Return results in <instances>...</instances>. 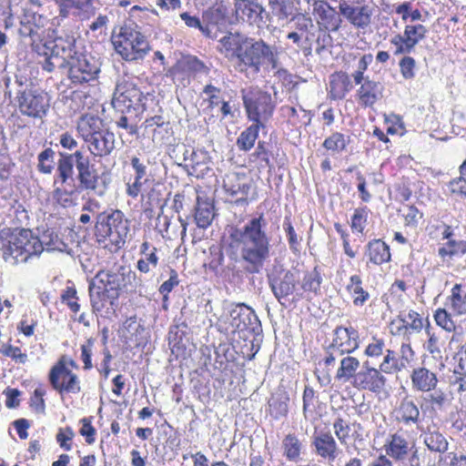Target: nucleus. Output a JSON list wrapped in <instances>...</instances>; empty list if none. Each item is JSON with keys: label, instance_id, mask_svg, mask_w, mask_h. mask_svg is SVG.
Wrapping results in <instances>:
<instances>
[{"label": "nucleus", "instance_id": "obj_1", "mask_svg": "<svg viewBox=\"0 0 466 466\" xmlns=\"http://www.w3.org/2000/svg\"><path fill=\"white\" fill-rule=\"evenodd\" d=\"M44 18L34 14L20 21L18 34L21 37H29L32 51L44 56L41 63L43 70L52 73L56 69L66 71L68 78L75 85H81L95 80L100 72V63L88 54L76 50V37L73 35L52 36L45 29Z\"/></svg>", "mask_w": 466, "mask_h": 466}, {"label": "nucleus", "instance_id": "obj_2", "mask_svg": "<svg viewBox=\"0 0 466 466\" xmlns=\"http://www.w3.org/2000/svg\"><path fill=\"white\" fill-rule=\"evenodd\" d=\"M74 167L77 172L76 180L80 189L94 191L102 197L107 186L106 180L103 179L104 173L99 176L96 168L90 162L89 156L86 155L82 149H77L70 154L59 152L54 184L60 183L75 187Z\"/></svg>", "mask_w": 466, "mask_h": 466}, {"label": "nucleus", "instance_id": "obj_3", "mask_svg": "<svg viewBox=\"0 0 466 466\" xmlns=\"http://www.w3.org/2000/svg\"><path fill=\"white\" fill-rule=\"evenodd\" d=\"M267 226L264 215L260 214L248 220L243 228H235L230 235L242 258L252 265V271H258L269 254V238L265 232Z\"/></svg>", "mask_w": 466, "mask_h": 466}, {"label": "nucleus", "instance_id": "obj_4", "mask_svg": "<svg viewBox=\"0 0 466 466\" xmlns=\"http://www.w3.org/2000/svg\"><path fill=\"white\" fill-rule=\"evenodd\" d=\"M229 57H235L236 69L238 72L258 75L262 66L278 68L279 52L276 46L266 43L263 39H255L241 34Z\"/></svg>", "mask_w": 466, "mask_h": 466}, {"label": "nucleus", "instance_id": "obj_5", "mask_svg": "<svg viewBox=\"0 0 466 466\" xmlns=\"http://www.w3.org/2000/svg\"><path fill=\"white\" fill-rule=\"evenodd\" d=\"M0 249L3 251L5 261L16 265L39 256L44 250V246L30 229L8 228L0 231Z\"/></svg>", "mask_w": 466, "mask_h": 466}, {"label": "nucleus", "instance_id": "obj_6", "mask_svg": "<svg viewBox=\"0 0 466 466\" xmlns=\"http://www.w3.org/2000/svg\"><path fill=\"white\" fill-rule=\"evenodd\" d=\"M128 232L129 221L122 211L116 209L96 215L95 236L99 244L106 246L108 241L116 249H119L125 245Z\"/></svg>", "mask_w": 466, "mask_h": 466}, {"label": "nucleus", "instance_id": "obj_7", "mask_svg": "<svg viewBox=\"0 0 466 466\" xmlns=\"http://www.w3.org/2000/svg\"><path fill=\"white\" fill-rule=\"evenodd\" d=\"M226 13L227 8L223 5L209 8L206 12V36L217 40L216 48L228 56L241 33H232L228 30L229 24Z\"/></svg>", "mask_w": 466, "mask_h": 466}, {"label": "nucleus", "instance_id": "obj_8", "mask_svg": "<svg viewBox=\"0 0 466 466\" xmlns=\"http://www.w3.org/2000/svg\"><path fill=\"white\" fill-rule=\"evenodd\" d=\"M93 280L108 289L111 299H118L121 290L128 287L136 289L137 284L136 272L129 266L117 264L107 270H99Z\"/></svg>", "mask_w": 466, "mask_h": 466}, {"label": "nucleus", "instance_id": "obj_9", "mask_svg": "<svg viewBox=\"0 0 466 466\" xmlns=\"http://www.w3.org/2000/svg\"><path fill=\"white\" fill-rule=\"evenodd\" d=\"M241 97L249 120L265 125L271 117L275 105L271 95L258 87L241 90Z\"/></svg>", "mask_w": 466, "mask_h": 466}, {"label": "nucleus", "instance_id": "obj_10", "mask_svg": "<svg viewBox=\"0 0 466 466\" xmlns=\"http://www.w3.org/2000/svg\"><path fill=\"white\" fill-rule=\"evenodd\" d=\"M113 45L116 53L127 61L143 59L149 51V45L145 35L130 28H122L113 41Z\"/></svg>", "mask_w": 466, "mask_h": 466}, {"label": "nucleus", "instance_id": "obj_11", "mask_svg": "<svg viewBox=\"0 0 466 466\" xmlns=\"http://www.w3.org/2000/svg\"><path fill=\"white\" fill-rule=\"evenodd\" d=\"M268 285L278 301L285 305L287 301H296L295 291L299 284V276L289 269H275L268 276Z\"/></svg>", "mask_w": 466, "mask_h": 466}, {"label": "nucleus", "instance_id": "obj_12", "mask_svg": "<svg viewBox=\"0 0 466 466\" xmlns=\"http://www.w3.org/2000/svg\"><path fill=\"white\" fill-rule=\"evenodd\" d=\"M18 107L22 115L34 118H43L50 106L47 93L38 89L25 88L17 92Z\"/></svg>", "mask_w": 466, "mask_h": 466}, {"label": "nucleus", "instance_id": "obj_13", "mask_svg": "<svg viewBox=\"0 0 466 466\" xmlns=\"http://www.w3.org/2000/svg\"><path fill=\"white\" fill-rule=\"evenodd\" d=\"M229 317L233 331L243 333V336L258 335L262 331L261 323L257 314L245 304L234 306L230 309Z\"/></svg>", "mask_w": 466, "mask_h": 466}, {"label": "nucleus", "instance_id": "obj_14", "mask_svg": "<svg viewBox=\"0 0 466 466\" xmlns=\"http://www.w3.org/2000/svg\"><path fill=\"white\" fill-rule=\"evenodd\" d=\"M382 373L380 368L371 367L370 362L366 360L358 371L356 379L351 380V385L360 390L380 393L383 390L387 382V379Z\"/></svg>", "mask_w": 466, "mask_h": 466}, {"label": "nucleus", "instance_id": "obj_15", "mask_svg": "<svg viewBox=\"0 0 466 466\" xmlns=\"http://www.w3.org/2000/svg\"><path fill=\"white\" fill-rule=\"evenodd\" d=\"M339 13L350 25L358 29H365L371 22V7L360 2L340 0L339 4Z\"/></svg>", "mask_w": 466, "mask_h": 466}, {"label": "nucleus", "instance_id": "obj_16", "mask_svg": "<svg viewBox=\"0 0 466 466\" xmlns=\"http://www.w3.org/2000/svg\"><path fill=\"white\" fill-rule=\"evenodd\" d=\"M144 100L146 96L143 92L134 84L127 82L116 86L112 105L116 109L123 111V107H144Z\"/></svg>", "mask_w": 466, "mask_h": 466}, {"label": "nucleus", "instance_id": "obj_17", "mask_svg": "<svg viewBox=\"0 0 466 466\" xmlns=\"http://www.w3.org/2000/svg\"><path fill=\"white\" fill-rule=\"evenodd\" d=\"M49 380L53 388L60 393L63 391L78 393L81 390L77 376L68 370L62 361L51 369Z\"/></svg>", "mask_w": 466, "mask_h": 466}, {"label": "nucleus", "instance_id": "obj_18", "mask_svg": "<svg viewBox=\"0 0 466 466\" xmlns=\"http://www.w3.org/2000/svg\"><path fill=\"white\" fill-rule=\"evenodd\" d=\"M265 8L257 0H236L235 15L237 20L260 27L265 23Z\"/></svg>", "mask_w": 466, "mask_h": 466}, {"label": "nucleus", "instance_id": "obj_19", "mask_svg": "<svg viewBox=\"0 0 466 466\" xmlns=\"http://www.w3.org/2000/svg\"><path fill=\"white\" fill-rule=\"evenodd\" d=\"M107 289L92 280L88 286L90 303L95 313L111 314L115 311L118 299H111Z\"/></svg>", "mask_w": 466, "mask_h": 466}, {"label": "nucleus", "instance_id": "obj_20", "mask_svg": "<svg viewBox=\"0 0 466 466\" xmlns=\"http://www.w3.org/2000/svg\"><path fill=\"white\" fill-rule=\"evenodd\" d=\"M311 446L316 455L329 463L333 462L342 452L330 432L320 431L314 435Z\"/></svg>", "mask_w": 466, "mask_h": 466}, {"label": "nucleus", "instance_id": "obj_21", "mask_svg": "<svg viewBox=\"0 0 466 466\" xmlns=\"http://www.w3.org/2000/svg\"><path fill=\"white\" fill-rule=\"evenodd\" d=\"M330 344L339 352L350 354L359 348V332L352 327L339 326L333 331Z\"/></svg>", "mask_w": 466, "mask_h": 466}, {"label": "nucleus", "instance_id": "obj_22", "mask_svg": "<svg viewBox=\"0 0 466 466\" xmlns=\"http://www.w3.org/2000/svg\"><path fill=\"white\" fill-rule=\"evenodd\" d=\"M384 86L379 81L371 80L369 76L357 90V97L360 106L372 107L383 96Z\"/></svg>", "mask_w": 466, "mask_h": 466}, {"label": "nucleus", "instance_id": "obj_23", "mask_svg": "<svg viewBox=\"0 0 466 466\" xmlns=\"http://www.w3.org/2000/svg\"><path fill=\"white\" fill-rule=\"evenodd\" d=\"M394 416L398 422L405 426L418 425L421 421L420 409L410 398H403L394 410Z\"/></svg>", "mask_w": 466, "mask_h": 466}, {"label": "nucleus", "instance_id": "obj_24", "mask_svg": "<svg viewBox=\"0 0 466 466\" xmlns=\"http://www.w3.org/2000/svg\"><path fill=\"white\" fill-rule=\"evenodd\" d=\"M115 144V134L108 129L100 128L88 145V149L95 157H105L114 151Z\"/></svg>", "mask_w": 466, "mask_h": 466}, {"label": "nucleus", "instance_id": "obj_25", "mask_svg": "<svg viewBox=\"0 0 466 466\" xmlns=\"http://www.w3.org/2000/svg\"><path fill=\"white\" fill-rule=\"evenodd\" d=\"M410 380L412 388L422 392L435 390L438 383L436 374L423 367L414 369Z\"/></svg>", "mask_w": 466, "mask_h": 466}, {"label": "nucleus", "instance_id": "obj_26", "mask_svg": "<svg viewBox=\"0 0 466 466\" xmlns=\"http://www.w3.org/2000/svg\"><path fill=\"white\" fill-rule=\"evenodd\" d=\"M367 255L370 261L375 265H381L390 260V247L380 239H373L368 243Z\"/></svg>", "mask_w": 466, "mask_h": 466}, {"label": "nucleus", "instance_id": "obj_27", "mask_svg": "<svg viewBox=\"0 0 466 466\" xmlns=\"http://www.w3.org/2000/svg\"><path fill=\"white\" fill-rule=\"evenodd\" d=\"M410 451L409 441L400 434L394 433L386 445V452L395 460L402 461L407 458Z\"/></svg>", "mask_w": 466, "mask_h": 466}, {"label": "nucleus", "instance_id": "obj_28", "mask_svg": "<svg viewBox=\"0 0 466 466\" xmlns=\"http://www.w3.org/2000/svg\"><path fill=\"white\" fill-rule=\"evenodd\" d=\"M359 367L360 360L357 358L349 355L343 357L340 360V366L337 370L335 379L342 382H351L358 375L357 370Z\"/></svg>", "mask_w": 466, "mask_h": 466}, {"label": "nucleus", "instance_id": "obj_29", "mask_svg": "<svg viewBox=\"0 0 466 466\" xmlns=\"http://www.w3.org/2000/svg\"><path fill=\"white\" fill-rule=\"evenodd\" d=\"M330 96L333 99H342L352 89L353 86L346 73H339L332 76L329 83Z\"/></svg>", "mask_w": 466, "mask_h": 466}, {"label": "nucleus", "instance_id": "obj_30", "mask_svg": "<svg viewBox=\"0 0 466 466\" xmlns=\"http://www.w3.org/2000/svg\"><path fill=\"white\" fill-rule=\"evenodd\" d=\"M101 120L98 117L85 116L77 124V132L84 139V141L89 145L94 136L100 129Z\"/></svg>", "mask_w": 466, "mask_h": 466}, {"label": "nucleus", "instance_id": "obj_31", "mask_svg": "<svg viewBox=\"0 0 466 466\" xmlns=\"http://www.w3.org/2000/svg\"><path fill=\"white\" fill-rule=\"evenodd\" d=\"M282 448L287 460L298 462L301 460L300 455L304 448L302 442L295 434H288L282 441Z\"/></svg>", "mask_w": 466, "mask_h": 466}, {"label": "nucleus", "instance_id": "obj_32", "mask_svg": "<svg viewBox=\"0 0 466 466\" xmlns=\"http://www.w3.org/2000/svg\"><path fill=\"white\" fill-rule=\"evenodd\" d=\"M312 6L315 13L319 15V16L322 20H330L331 23V31L336 32L339 29L341 19L335 18V10L331 7L326 1L324 0H311Z\"/></svg>", "mask_w": 466, "mask_h": 466}, {"label": "nucleus", "instance_id": "obj_33", "mask_svg": "<svg viewBox=\"0 0 466 466\" xmlns=\"http://www.w3.org/2000/svg\"><path fill=\"white\" fill-rule=\"evenodd\" d=\"M264 127L265 125L254 122L250 127L246 128L237 139V145L239 149L245 151L251 149L258 138L259 129Z\"/></svg>", "mask_w": 466, "mask_h": 466}, {"label": "nucleus", "instance_id": "obj_34", "mask_svg": "<svg viewBox=\"0 0 466 466\" xmlns=\"http://www.w3.org/2000/svg\"><path fill=\"white\" fill-rule=\"evenodd\" d=\"M423 443L431 451L444 453L448 450L446 438L439 431H428L421 435Z\"/></svg>", "mask_w": 466, "mask_h": 466}, {"label": "nucleus", "instance_id": "obj_35", "mask_svg": "<svg viewBox=\"0 0 466 466\" xmlns=\"http://www.w3.org/2000/svg\"><path fill=\"white\" fill-rule=\"evenodd\" d=\"M168 347L177 358L186 350L185 333L177 326L171 327L167 336Z\"/></svg>", "mask_w": 466, "mask_h": 466}, {"label": "nucleus", "instance_id": "obj_36", "mask_svg": "<svg viewBox=\"0 0 466 466\" xmlns=\"http://www.w3.org/2000/svg\"><path fill=\"white\" fill-rule=\"evenodd\" d=\"M362 281L360 276L353 275L350 279L347 289L354 297L353 303L356 306H362L369 299L370 294L361 287Z\"/></svg>", "mask_w": 466, "mask_h": 466}, {"label": "nucleus", "instance_id": "obj_37", "mask_svg": "<svg viewBox=\"0 0 466 466\" xmlns=\"http://www.w3.org/2000/svg\"><path fill=\"white\" fill-rule=\"evenodd\" d=\"M379 368L383 373L388 374L398 373L406 369L400 359L397 358L396 352L391 350H386V354Z\"/></svg>", "mask_w": 466, "mask_h": 466}, {"label": "nucleus", "instance_id": "obj_38", "mask_svg": "<svg viewBox=\"0 0 466 466\" xmlns=\"http://www.w3.org/2000/svg\"><path fill=\"white\" fill-rule=\"evenodd\" d=\"M402 325L398 328L399 334L407 335L408 330L410 329L415 332H420L423 328V320L420 314L414 310H410L404 319H400Z\"/></svg>", "mask_w": 466, "mask_h": 466}, {"label": "nucleus", "instance_id": "obj_39", "mask_svg": "<svg viewBox=\"0 0 466 466\" xmlns=\"http://www.w3.org/2000/svg\"><path fill=\"white\" fill-rule=\"evenodd\" d=\"M451 309L457 315L466 314V292L462 290L461 284H455L451 295Z\"/></svg>", "mask_w": 466, "mask_h": 466}, {"label": "nucleus", "instance_id": "obj_40", "mask_svg": "<svg viewBox=\"0 0 466 466\" xmlns=\"http://www.w3.org/2000/svg\"><path fill=\"white\" fill-rule=\"evenodd\" d=\"M55 151L51 147H47L40 152L37 156V169L42 174H51L55 165Z\"/></svg>", "mask_w": 466, "mask_h": 466}, {"label": "nucleus", "instance_id": "obj_41", "mask_svg": "<svg viewBox=\"0 0 466 466\" xmlns=\"http://www.w3.org/2000/svg\"><path fill=\"white\" fill-rule=\"evenodd\" d=\"M268 5L279 20H285L292 15L293 5L290 0H268Z\"/></svg>", "mask_w": 466, "mask_h": 466}, {"label": "nucleus", "instance_id": "obj_42", "mask_svg": "<svg viewBox=\"0 0 466 466\" xmlns=\"http://www.w3.org/2000/svg\"><path fill=\"white\" fill-rule=\"evenodd\" d=\"M289 399L287 395H280L278 397H273L268 404L270 408L271 415L275 419H279L285 417L289 411Z\"/></svg>", "mask_w": 466, "mask_h": 466}, {"label": "nucleus", "instance_id": "obj_43", "mask_svg": "<svg viewBox=\"0 0 466 466\" xmlns=\"http://www.w3.org/2000/svg\"><path fill=\"white\" fill-rule=\"evenodd\" d=\"M322 283V278L317 268L311 272L307 273L302 280L301 288L305 291H311L315 294H318L320 290V286Z\"/></svg>", "mask_w": 466, "mask_h": 466}, {"label": "nucleus", "instance_id": "obj_44", "mask_svg": "<svg viewBox=\"0 0 466 466\" xmlns=\"http://www.w3.org/2000/svg\"><path fill=\"white\" fill-rule=\"evenodd\" d=\"M428 33L427 28L420 24L410 25H408L405 26L403 34L408 40V43L413 44L416 46L420 41L426 37Z\"/></svg>", "mask_w": 466, "mask_h": 466}, {"label": "nucleus", "instance_id": "obj_45", "mask_svg": "<svg viewBox=\"0 0 466 466\" xmlns=\"http://www.w3.org/2000/svg\"><path fill=\"white\" fill-rule=\"evenodd\" d=\"M322 146L327 150L332 152H340L345 150L347 147V141L343 134L335 132L324 140Z\"/></svg>", "mask_w": 466, "mask_h": 466}, {"label": "nucleus", "instance_id": "obj_46", "mask_svg": "<svg viewBox=\"0 0 466 466\" xmlns=\"http://www.w3.org/2000/svg\"><path fill=\"white\" fill-rule=\"evenodd\" d=\"M466 253V241L449 240L444 247L439 248V255L442 258L453 257L458 254Z\"/></svg>", "mask_w": 466, "mask_h": 466}, {"label": "nucleus", "instance_id": "obj_47", "mask_svg": "<svg viewBox=\"0 0 466 466\" xmlns=\"http://www.w3.org/2000/svg\"><path fill=\"white\" fill-rule=\"evenodd\" d=\"M434 319L438 326L441 327L446 331H452L455 329V323L452 320L451 314L444 309H438L435 311Z\"/></svg>", "mask_w": 466, "mask_h": 466}, {"label": "nucleus", "instance_id": "obj_48", "mask_svg": "<svg viewBox=\"0 0 466 466\" xmlns=\"http://www.w3.org/2000/svg\"><path fill=\"white\" fill-rule=\"evenodd\" d=\"M367 217L366 208H356L351 218L350 227L352 230L362 233L366 226Z\"/></svg>", "mask_w": 466, "mask_h": 466}, {"label": "nucleus", "instance_id": "obj_49", "mask_svg": "<svg viewBox=\"0 0 466 466\" xmlns=\"http://www.w3.org/2000/svg\"><path fill=\"white\" fill-rule=\"evenodd\" d=\"M333 430L340 444H346L350 431V425L339 417L333 422Z\"/></svg>", "mask_w": 466, "mask_h": 466}, {"label": "nucleus", "instance_id": "obj_50", "mask_svg": "<svg viewBox=\"0 0 466 466\" xmlns=\"http://www.w3.org/2000/svg\"><path fill=\"white\" fill-rule=\"evenodd\" d=\"M156 251H157V248H152V250L148 254H146L145 257L143 256V258L137 261V268L141 272L147 273L151 269L150 266H152L153 268L157 267V262H158V258L156 255Z\"/></svg>", "mask_w": 466, "mask_h": 466}, {"label": "nucleus", "instance_id": "obj_51", "mask_svg": "<svg viewBox=\"0 0 466 466\" xmlns=\"http://www.w3.org/2000/svg\"><path fill=\"white\" fill-rule=\"evenodd\" d=\"M0 353L4 356L10 357L17 363L25 364L27 361V355L23 353L18 347L5 345L0 349Z\"/></svg>", "mask_w": 466, "mask_h": 466}, {"label": "nucleus", "instance_id": "obj_52", "mask_svg": "<svg viewBox=\"0 0 466 466\" xmlns=\"http://www.w3.org/2000/svg\"><path fill=\"white\" fill-rule=\"evenodd\" d=\"M206 96H208V106L212 110L216 108L218 109L220 106V105L224 102L220 89L211 85H206Z\"/></svg>", "mask_w": 466, "mask_h": 466}, {"label": "nucleus", "instance_id": "obj_53", "mask_svg": "<svg viewBox=\"0 0 466 466\" xmlns=\"http://www.w3.org/2000/svg\"><path fill=\"white\" fill-rule=\"evenodd\" d=\"M404 37V34H398L391 38L390 43L396 46L395 55L410 54L415 47L413 44L408 43V40Z\"/></svg>", "mask_w": 466, "mask_h": 466}, {"label": "nucleus", "instance_id": "obj_54", "mask_svg": "<svg viewBox=\"0 0 466 466\" xmlns=\"http://www.w3.org/2000/svg\"><path fill=\"white\" fill-rule=\"evenodd\" d=\"M73 299H76V290L73 287H67L61 295V300L66 303L68 308L75 313L80 309V305L74 301Z\"/></svg>", "mask_w": 466, "mask_h": 466}, {"label": "nucleus", "instance_id": "obj_55", "mask_svg": "<svg viewBox=\"0 0 466 466\" xmlns=\"http://www.w3.org/2000/svg\"><path fill=\"white\" fill-rule=\"evenodd\" d=\"M415 60L410 56H404L400 61V73L403 78L405 79H412L415 76L414 69H415Z\"/></svg>", "mask_w": 466, "mask_h": 466}, {"label": "nucleus", "instance_id": "obj_56", "mask_svg": "<svg viewBox=\"0 0 466 466\" xmlns=\"http://www.w3.org/2000/svg\"><path fill=\"white\" fill-rule=\"evenodd\" d=\"M71 188H62V187H56L53 191V197L57 201V203L63 205L64 207L69 205L71 202L70 198L75 193V187L70 186Z\"/></svg>", "mask_w": 466, "mask_h": 466}, {"label": "nucleus", "instance_id": "obj_57", "mask_svg": "<svg viewBox=\"0 0 466 466\" xmlns=\"http://www.w3.org/2000/svg\"><path fill=\"white\" fill-rule=\"evenodd\" d=\"M283 228L288 235V240L290 248L294 251H298V247L299 246V239L295 232L293 226L291 225L289 218H285Z\"/></svg>", "mask_w": 466, "mask_h": 466}, {"label": "nucleus", "instance_id": "obj_58", "mask_svg": "<svg viewBox=\"0 0 466 466\" xmlns=\"http://www.w3.org/2000/svg\"><path fill=\"white\" fill-rule=\"evenodd\" d=\"M439 465H450V466H466V456L450 452L445 457H440L438 461Z\"/></svg>", "mask_w": 466, "mask_h": 466}, {"label": "nucleus", "instance_id": "obj_59", "mask_svg": "<svg viewBox=\"0 0 466 466\" xmlns=\"http://www.w3.org/2000/svg\"><path fill=\"white\" fill-rule=\"evenodd\" d=\"M80 422L82 423L80 434L86 437L88 444H92L95 441L96 429L92 426L91 418H83Z\"/></svg>", "mask_w": 466, "mask_h": 466}, {"label": "nucleus", "instance_id": "obj_60", "mask_svg": "<svg viewBox=\"0 0 466 466\" xmlns=\"http://www.w3.org/2000/svg\"><path fill=\"white\" fill-rule=\"evenodd\" d=\"M93 345L94 339H88L86 342L81 346V360L84 362L85 370H90L93 367L91 361Z\"/></svg>", "mask_w": 466, "mask_h": 466}, {"label": "nucleus", "instance_id": "obj_61", "mask_svg": "<svg viewBox=\"0 0 466 466\" xmlns=\"http://www.w3.org/2000/svg\"><path fill=\"white\" fill-rule=\"evenodd\" d=\"M431 327L428 322V325L425 328V331L429 337V339L426 343L427 350L431 354L441 353V349L439 347V338L435 335L434 332L431 331Z\"/></svg>", "mask_w": 466, "mask_h": 466}, {"label": "nucleus", "instance_id": "obj_62", "mask_svg": "<svg viewBox=\"0 0 466 466\" xmlns=\"http://www.w3.org/2000/svg\"><path fill=\"white\" fill-rule=\"evenodd\" d=\"M178 284V276L176 270H170L169 279L162 283L159 287V292L164 296L165 299L167 298V294Z\"/></svg>", "mask_w": 466, "mask_h": 466}, {"label": "nucleus", "instance_id": "obj_63", "mask_svg": "<svg viewBox=\"0 0 466 466\" xmlns=\"http://www.w3.org/2000/svg\"><path fill=\"white\" fill-rule=\"evenodd\" d=\"M73 437L74 431H72L71 428L67 427L65 429V431H63L62 429L59 430L58 433L56 434V441L61 448H63L66 451H70L72 446L66 441H71Z\"/></svg>", "mask_w": 466, "mask_h": 466}, {"label": "nucleus", "instance_id": "obj_64", "mask_svg": "<svg viewBox=\"0 0 466 466\" xmlns=\"http://www.w3.org/2000/svg\"><path fill=\"white\" fill-rule=\"evenodd\" d=\"M449 187L451 193L466 197V177L461 175L458 178H455L449 183Z\"/></svg>", "mask_w": 466, "mask_h": 466}]
</instances>
